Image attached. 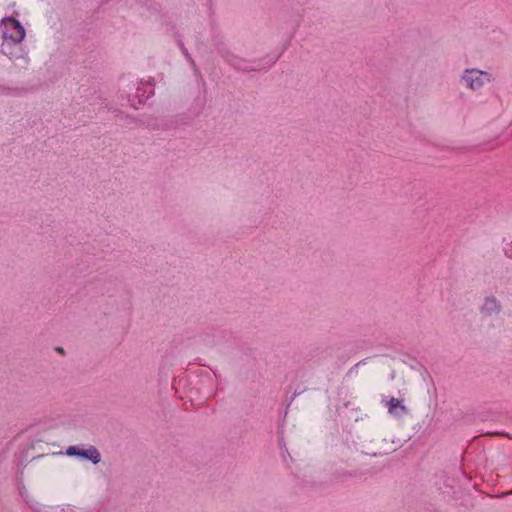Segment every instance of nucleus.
<instances>
[{"label":"nucleus","mask_w":512,"mask_h":512,"mask_svg":"<svg viewBox=\"0 0 512 512\" xmlns=\"http://www.w3.org/2000/svg\"><path fill=\"white\" fill-rule=\"evenodd\" d=\"M387 413L392 422L402 423L408 419L411 409L403 395L391 396L386 403Z\"/></svg>","instance_id":"nucleus-1"},{"label":"nucleus","mask_w":512,"mask_h":512,"mask_svg":"<svg viewBox=\"0 0 512 512\" xmlns=\"http://www.w3.org/2000/svg\"><path fill=\"white\" fill-rule=\"evenodd\" d=\"M462 80L469 88L475 90L492 81V76L488 72L471 69L465 71Z\"/></svg>","instance_id":"nucleus-2"},{"label":"nucleus","mask_w":512,"mask_h":512,"mask_svg":"<svg viewBox=\"0 0 512 512\" xmlns=\"http://www.w3.org/2000/svg\"><path fill=\"white\" fill-rule=\"evenodd\" d=\"M3 34L15 42L21 41L25 36L24 28L16 20L9 18L3 22Z\"/></svg>","instance_id":"nucleus-3"},{"label":"nucleus","mask_w":512,"mask_h":512,"mask_svg":"<svg viewBox=\"0 0 512 512\" xmlns=\"http://www.w3.org/2000/svg\"><path fill=\"white\" fill-rule=\"evenodd\" d=\"M67 454L68 455H81V456H84V457L90 459L94 463H97L100 461V455H99L98 451L93 448L82 451V452H78V451H76L75 447H70L67 450Z\"/></svg>","instance_id":"nucleus-4"},{"label":"nucleus","mask_w":512,"mask_h":512,"mask_svg":"<svg viewBox=\"0 0 512 512\" xmlns=\"http://www.w3.org/2000/svg\"><path fill=\"white\" fill-rule=\"evenodd\" d=\"M500 310V306L495 298H487L482 307V312L486 316H491L493 314H497Z\"/></svg>","instance_id":"nucleus-5"},{"label":"nucleus","mask_w":512,"mask_h":512,"mask_svg":"<svg viewBox=\"0 0 512 512\" xmlns=\"http://www.w3.org/2000/svg\"><path fill=\"white\" fill-rule=\"evenodd\" d=\"M56 350H57V352H59V353H61V354L63 353V349H62V348H60V347H58Z\"/></svg>","instance_id":"nucleus-6"}]
</instances>
